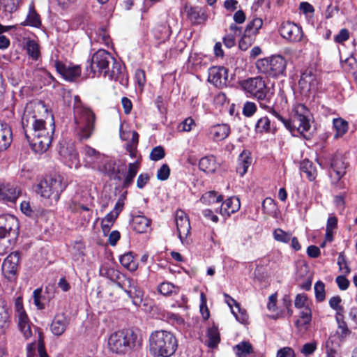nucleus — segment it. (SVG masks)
<instances>
[{
  "mask_svg": "<svg viewBox=\"0 0 357 357\" xmlns=\"http://www.w3.org/2000/svg\"><path fill=\"white\" fill-rule=\"evenodd\" d=\"M20 195V190L10 183H0V199L15 202Z\"/></svg>",
  "mask_w": 357,
  "mask_h": 357,
  "instance_id": "obj_19",
  "label": "nucleus"
},
{
  "mask_svg": "<svg viewBox=\"0 0 357 357\" xmlns=\"http://www.w3.org/2000/svg\"><path fill=\"white\" fill-rule=\"evenodd\" d=\"M257 111V106L254 102H246L244 104L243 113L245 116L250 117L252 116Z\"/></svg>",
  "mask_w": 357,
  "mask_h": 357,
  "instance_id": "obj_63",
  "label": "nucleus"
},
{
  "mask_svg": "<svg viewBox=\"0 0 357 357\" xmlns=\"http://www.w3.org/2000/svg\"><path fill=\"white\" fill-rule=\"evenodd\" d=\"M151 220L144 215L133 216L130 222L132 229L137 233H146L150 229Z\"/></svg>",
  "mask_w": 357,
  "mask_h": 357,
  "instance_id": "obj_24",
  "label": "nucleus"
},
{
  "mask_svg": "<svg viewBox=\"0 0 357 357\" xmlns=\"http://www.w3.org/2000/svg\"><path fill=\"white\" fill-rule=\"evenodd\" d=\"M227 70L224 67L213 66L208 69V81L218 88L227 84Z\"/></svg>",
  "mask_w": 357,
  "mask_h": 357,
  "instance_id": "obj_14",
  "label": "nucleus"
},
{
  "mask_svg": "<svg viewBox=\"0 0 357 357\" xmlns=\"http://www.w3.org/2000/svg\"><path fill=\"white\" fill-rule=\"evenodd\" d=\"M63 156L64 162L70 167L78 169L80 167V162L77 150L73 144L60 151Z\"/></svg>",
  "mask_w": 357,
  "mask_h": 357,
  "instance_id": "obj_18",
  "label": "nucleus"
},
{
  "mask_svg": "<svg viewBox=\"0 0 357 357\" xmlns=\"http://www.w3.org/2000/svg\"><path fill=\"white\" fill-rule=\"evenodd\" d=\"M241 207L240 200L236 197H231L221 202L219 210L215 209L216 213H220L222 215L229 216L236 213Z\"/></svg>",
  "mask_w": 357,
  "mask_h": 357,
  "instance_id": "obj_21",
  "label": "nucleus"
},
{
  "mask_svg": "<svg viewBox=\"0 0 357 357\" xmlns=\"http://www.w3.org/2000/svg\"><path fill=\"white\" fill-rule=\"evenodd\" d=\"M22 125L32 150L38 153L45 152L53 139L54 121L43 102L33 100L26 104Z\"/></svg>",
  "mask_w": 357,
  "mask_h": 357,
  "instance_id": "obj_1",
  "label": "nucleus"
},
{
  "mask_svg": "<svg viewBox=\"0 0 357 357\" xmlns=\"http://www.w3.org/2000/svg\"><path fill=\"white\" fill-rule=\"evenodd\" d=\"M207 346L210 348H215L217 347L220 341V333L218 327L213 326L207 331Z\"/></svg>",
  "mask_w": 357,
  "mask_h": 357,
  "instance_id": "obj_39",
  "label": "nucleus"
},
{
  "mask_svg": "<svg viewBox=\"0 0 357 357\" xmlns=\"http://www.w3.org/2000/svg\"><path fill=\"white\" fill-rule=\"evenodd\" d=\"M185 12L188 19L193 24H199L206 20V15L204 10L200 7L185 6Z\"/></svg>",
  "mask_w": 357,
  "mask_h": 357,
  "instance_id": "obj_22",
  "label": "nucleus"
},
{
  "mask_svg": "<svg viewBox=\"0 0 357 357\" xmlns=\"http://www.w3.org/2000/svg\"><path fill=\"white\" fill-rule=\"evenodd\" d=\"M26 52L29 56L34 60H37L40 56L39 45L34 40H29L26 43Z\"/></svg>",
  "mask_w": 357,
  "mask_h": 357,
  "instance_id": "obj_49",
  "label": "nucleus"
},
{
  "mask_svg": "<svg viewBox=\"0 0 357 357\" xmlns=\"http://www.w3.org/2000/svg\"><path fill=\"white\" fill-rule=\"evenodd\" d=\"M255 132L257 133H268L274 131L271 125V121L267 116H263L259 119L255 124Z\"/></svg>",
  "mask_w": 357,
  "mask_h": 357,
  "instance_id": "obj_41",
  "label": "nucleus"
},
{
  "mask_svg": "<svg viewBox=\"0 0 357 357\" xmlns=\"http://www.w3.org/2000/svg\"><path fill=\"white\" fill-rule=\"evenodd\" d=\"M140 167V161L137 160L134 162L128 164V169L125 176L123 187L125 188H128L133 182V179L137 175Z\"/></svg>",
  "mask_w": 357,
  "mask_h": 357,
  "instance_id": "obj_30",
  "label": "nucleus"
},
{
  "mask_svg": "<svg viewBox=\"0 0 357 357\" xmlns=\"http://www.w3.org/2000/svg\"><path fill=\"white\" fill-rule=\"evenodd\" d=\"M137 337V334L131 330L115 331L108 338V349L113 354L124 355L135 347Z\"/></svg>",
  "mask_w": 357,
  "mask_h": 357,
  "instance_id": "obj_5",
  "label": "nucleus"
},
{
  "mask_svg": "<svg viewBox=\"0 0 357 357\" xmlns=\"http://www.w3.org/2000/svg\"><path fill=\"white\" fill-rule=\"evenodd\" d=\"M21 0H0V9L5 13V15H8L16 11L19 7Z\"/></svg>",
  "mask_w": 357,
  "mask_h": 357,
  "instance_id": "obj_40",
  "label": "nucleus"
},
{
  "mask_svg": "<svg viewBox=\"0 0 357 357\" xmlns=\"http://www.w3.org/2000/svg\"><path fill=\"white\" fill-rule=\"evenodd\" d=\"M149 342V352L153 357H170L178 348V341L175 335L165 330L152 332Z\"/></svg>",
  "mask_w": 357,
  "mask_h": 357,
  "instance_id": "obj_4",
  "label": "nucleus"
},
{
  "mask_svg": "<svg viewBox=\"0 0 357 357\" xmlns=\"http://www.w3.org/2000/svg\"><path fill=\"white\" fill-rule=\"evenodd\" d=\"M66 185L61 175L47 176L39 183L36 192L43 198L50 199L51 203L57 202Z\"/></svg>",
  "mask_w": 357,
  "mask_h": 357,
  "instance_id": "obj_7",
  "label": "nucleus"
},
{
  "mask_svg": "<svg viewBox=\"0 0 357 357\" xmlns=\"http://www.w3.org/2000/svg\"><path fill=\"white\" fill-rule=\"evenodd\" d=\"M16 319L18 323V327L20 331L22 333L24 337L26 339L29 338L32 335L31 329V322L29 319L25 312H20L19 314H15Z\"/></svg>",
  "mask_w": 357,
  "mask_h": 357,
  "instance_id": "obj_26",
  "label": "nucleus"
},
{
  "mask_svg": "<svg viewBox=\"0 0 357 357\" xmlns=\"http://www.w3.org/2000/svg\"><path fill=\"white\" fill-rule=\"evenodd\" d=\"M41 24L39 15L36 12L33 6H30L29 12L24 25L38 27Z\"/></svg>",
  "mask_w": 357,
  "mask_h": 357,
  "instance_id": "obj_45",
  "label": "nucleus"
},
{
  "mask_svg": "<svg viewBox=\"0 0 357 357\" xmlns=\"http://www.w3.org/2000/svg\"><path fill=\"white\" fill-rule=\"evenodd\" d=\"M56 68L57 71L63 77V78L68 81H73L76 77H79L81 73V70L79 66L67 68L66 66L56 62Z\"/></svg>",
  "mask_w": 357,
  "mask_h": 357,
  "instance_id": "obj_25",
  "label": "nucleus"
},
{
  "mask_svg": "<svg viewBox=\"0 0 357 357\" xmlns=\"http://www.w3.org/2000/svg\"><path fill=\"white\" fill-rule=\"evenodd\" d=\"M301 172L305 174L306 177L310 181H314L317 176L316 169L313 167L312 163L308 160H304L301 164Z\"/></svg>",
  "mask_w": 357,
  "mask_h": 357,
  "instance_id": "obj_42",
  "label": "nucleus"
},
{
  "mask_svg": "<svg viewBox=\"0 0 357 357\" xmlns=\"http://www.w3.org/2000/svg\"><path fill=\"white\" fill-rule=\"evenodd\" d=\"M86 71H90L89 75L92 77L102 75L123 86L127 85L128 82L121 64L117 62L109 52L104 50H99L93 54L86 66Z\"/></svg>",
  "mask_w": 357,
  "mask_h": 357,
  "instance_id": "obj_3",
  "label": "nucleus"
},
{
  "mask_svg": "<svg viewBox=\"0 0 357 357\" xmlns=\"http://www.w3.org/2000/svg\"><path fill=\"white\" fill-rule=\"evenodd\" d=\"M312 319L311 310L308 307H305L301 312L300 319L296 321L298 327L305 326L310 324Z\"/></svg>",
  "mask_w": 357,
  "mask_h": 357,
  "instance_id": "obj_48",
  "label": "nucleus"
},
{
  "mask_svg": "<svg viewBox=\"0 0 357 357\" xmlns=\"http://www.w3.org/2000/svg\"><path fill=\"white\" fill-rule=\"evenodd\" d=\"M230 132V128L227 124H217L210 128V135L215 141H221L227 138Z\"/></svg>",
  "mask_w": 357,
  "mask_h": 357,
  "instance_id": "obj_27",
  "label": "nucleus"
},
{
  "mask_svg": "<svg viewBox=\"0 0 357 357\" xmlns=\"http://www.w3.org/2000/svg\"><path fill=\"white\" fill-rule=\"evenodd\" d=\"M170 174V169L167 164H163L157 172V178L160 181L167 180Z\"/></svg>",
  "mask_w": 357,
  "mask_h": 357,
  "instance_id": "obj_58",
  "label": "nucleus"
},
{
  "mask_svg": "<svg viewBox=\"0 0 357 357\" xmlns=\"http://www.w3.org/2000/svg\"><path fill=\"white\" fill-rule=\"evenodd\" d=\"M333 129L335 130L333 138L338 139L342 137L349 130L348 122L342 118H335L333 119Z\"/></svg>",
  "mask_w": 357,
  "mask_h": 357,
  "instance_id": "obj_28",
  "label": "nucleus"
},
{
  "mask_svg": "<svg viewBox=\"0 0 357 357\" xmlns=\"http://www.w3.org/2000/svg\"><path fill=\"white\" fill-rule=\"evenodd\" d=\"M96 170L101 174L112 176L116 172V162L104 155V159L101 160Z\"/></svg>",
  "mask_w": 357,
  "mask_h": 357,
  "instance_id": "obj_32",
  "label": "nucleus"
},
{
  "mask_svg": "<svg viewBox=\"0 0 357 357\" xmlns=\"http://www.w3.org/2000/svg\"><path fill=\"white\" fill-rule=\"evenodd\" d=\"M117 284L121 289H123L125 292L127 293L128 290H132V287H137L136 281L130 278H126L125 275H122L121 279L117 282Z\"/></svg>",
  "mask_w": 357,
  "mask_h": 357,
  "instance_id": "obj_50",
  "label": "nucleus"
},
{
  "mask_svg": "<svg viewBox=\"0 0 357 357\" xmlns=\"http://www.w3.org/2000/svg\"><path fill=\"white\" fill-rule=\"evenodd\" d=\"M10 322L9 309L4 301L0 300V333H4Z\"/></svg>",
  "mask_w": 357,
  "mask_h": 357,
  "instance_id": "obj_33",
  "label": "nucleus"
},
{
  "mask_svg": "<svg viewBox=\"0 0 357 357\" xmlns=\"http://www.w3.org/2000/svg\"><path fill=\"white\" fill-rule=\"evenodd\" d=\"M318 84L316 75L312 70H307L301 74L298 81V86L303 94L308 93L312 90H315Z\"/></svg>",
  "mask_w": 357,
  "mask_h": 357,
  "instance_id": "obj_17",
  "label": "nucleus"
},
{
  "mask_svg": "<svg viewBox=\"0 0 357 357\" xmlns=\"http://www.w3.org/2000/svg\"><path fill=\"white\" fill-rule=\"evenodd\" d=\"M117 218L118 215L112 211L105 215L101 222V227L104 233L108 232L109 231L113 223Z\"/></svg>",
  "mask_w": 357,
  "mask_h": 357,
  "instance_id": "obj_47",
  "label": "nucleus"
},
{
  "mask_svg": "<svg viewBox=\"0 0 357 357\" xmlns=\"http://www.w3.org/2000/svg\"><path fill=\"white\" fill-rule=\"evenodd\" d=\"M255 38L250 36H248L246 34L243 33V37L239 41V48L241 50H246L248 48L252 45L254 43Z\"/></svg>",
  "mask_w": 357,
  "mask_h": 357,
  "instance_id": "obj_61",
  "label": "nucleus"
},
{
  "mask_svg": "<svg viewBox=\"0 0 357 357\" xmlns=\"http://www.w3.org/2000/svg\"><path fill=\"white\" fill-rule=\"evenodd\" d=\"M19 261L20 255L17 252H12L4 259L1 266V271L8 280H15Z\"/></svg>",
  "mask_w": 357,
  "mask_h": 357,
  "instance_id": "obj_12",
  "label": "nucleus"
},
{
  "mask_svg": "<svg viewBox=\"0 0 357 357\" xmlns=\"http://www.w3.org/2000/svg\"><path fill=\"white\" fill-rule=\"evenodd\" d=\"M100 275L102 277H105L113 282H119L123 275H121L118 271L113 268L108 267L105 265H102L100 268Z\"/></svg>",
  "mask_w": 357,
  "mask_h": 357,
  "instance_id": "obj_36",
  "label": "nucleus"
},
{
  "mask_svg": "<svg viewBox=\"0 0 357 357\" xmlns=\"http://www.w3.org/2000/svg\"><path fill=\"white\" fill-rule=\"evenodd\" d=\"M69 324V319L64 313L56 314L50 326L52 333L56 336L61 335Z\"/></svg>",
  "mask_w": 357,
  "mask_h": 357,
  "instance_id": "obj_20",
  "label": "nucleus"
},
{
  "mask_svg": "<svg viewBox=\"0 0 357 357\" xmlns=\"http://www.w3.org/2000/svg\"><path fill=\"white\" fill-rule=\"evenodd\" d=\"M276 204L275 201L271 197H266L262 203V209L264 212L268 215H273L276 211Z\"/></svg>",
  "mask_w": 357,
  "mask_h": 357,
  "instance_id": "obj_51",
  "label": "nucleus"
},
{
  "mask_svg": "<svg viewBox=\"0 0 357 357\" xmlns=\"http://www.w3.org/2000/svg\"><path fill=\"white\" fill-rule=\"evenodd\" d=\"M194 126H195V121L192 118L188 117L180 123L178 129L183 132H190Z\"/></svg>",
  "mask_w": 357,
  "mask_h": 357,
  "instance_id": "obj_62",
  "label": "nucleus"
},
{
  "mask_svg": "<svg viewBox=\"0 0 357 357\" xmlns=\"http://www.w3.org/2000/svg\"><path fill=\"white\" fill-rule=\"evenodd\" d=\"M75 131L79 139H89L94 129L96 116L89 107L77 106L75 109Z\"/></svg>",
  "mask_w": 357,
  "mask_h": 357,
  "instance_id": "obj_6",
  "label": "nucleus"
},
{
  "mask_svg": "<svg viewBox=\"0 0 357 357\" xmlns=\"http://www.w3.org/2000/svg\"><path fill=\"white\" fill-rule=\"evenodd\" d=\"M342 299L339 296H333L329 300V305L332 309L336 310L337 312H340L342 314L343 307L340 305Z\"/></svg>",
  "mask_w": 357,
  "mask_h": 357,
  "instance_id": "obj_59",
  "label": "nucleus"
},
{
  "mask_svg": "<svg viewBox=\"0 0 357 357\" xmlns=\"http://www.w3.org/2000/svg\"><path fill=\"white\" fill-rule=\"evenodd\" d=\"M262 25L263 21L261 19L255 18L247 24L244 33L255 39V36Z\"/></svg>",
  "mask_w": 357,
  "mask_h": 357,
  "instance_id": "obj_35",
  "label": "nucleus"
},
{
  "mask_svg": "<svg viewBox=\"0 0 357 357\" xmlns=\"http://www.w3.org/2000/svg\"><path fill=\"white\" fill-rule=\"evenodd\" d=\"M291 234L283 231L282 229L278 228L273 231V237L275 241L288 243L291 240Z\"/></svg>",
  "mask_w": 357,
  "mask_h": 357,
  "instance_id": "obj_52",
  "label": "nucleus"
},
{
  "mask_svg": "<svg viewBox=\"0 0 357 357\" xmlns=\"http://www.w3.org/2000/svg\"><path fill=\"white\" fill-rule=\"evenodd\" d=\"M232 303L237 311L231 309V312L236 317V320L241 324H246L248 320V314L245 310L242 309L240 304L234 299H231Z\"/></svg>",
  "mask_w": 357,
  "mask_h": 357,
  "instance_id": "obj_43",
  "label": "nucleus"
},
{
  "mask_svg": "<svg viewBox=\"0 0 357 357\" xmlns=\"http://www.w3.org/2000/svg\"><path fill=\"white\" fill-rule=\"evenodd\" d=\"M326 357H342L341 354L333 347V342H326Z\"/></svg>",
  "mask_w": 357,
  "mask_h": 357,
  "instance_id": "obj_57",
  "label": "nucleus"
},
{
  "mask_svg": "<svg viewBox=\"0 0 357 357\" xmlns=\"http://www.w3.org/2000/svg\"><path fill=\"white\" fill-rule=\"evenodd\" d=\"M256 66L259 73L270 77H277L284 72L287 63L284 57L275 55L259 59Z\"/></svg>",
  "mask_w": 357,
  "mask_h": 357,
  "instance_id": "obj_8",
  "label": "nucleus"
},
{
  "mask_svg": "<svg viewBox=\"0 0 357 357\" xmlns=\"http://www.w3.org/2000/svg\"><path fill=\"white\" fill-rule=\"evenodd\" d=\"M315 296L318 301H323L325 299V285L324 282L318 281L314 284Z\"/></svg>",
  "mask_w": 357,
  "mask_h": 357,
  "instance_id": "obj_53",
  "label": "nucleus"
},
{
  "mask_svg": "<svg viewBox=\"0 0 357 357\" xmlns=\"http://www.w3.org/2000/svg\"><path fill=\"white\" fill-rule=\"evenodd\" d=\"M215 158L213 155L206 156L199 160V169L206 173H213L218 168Z\"/></svg>",
  "mask_w": 357,
  "mask_h": 357,
  "instance_id": "obj_31",
  "label": "nucleus"
},
{
  "mask_svg": "<svg viewBox=\"0 0 357 357\" xmlns=\"http://www.w3.org/2000/svg\"><path fill=\"white\" fill-rule=\"evenodd\" d=\"M19 222L13 215H0V238L8 237L16 238L19 234Z\"/></svg>",
  "mask_w": 357,
  "mask_h": 357,
  "instance_id": "obj_10",
  "label": "nucleus"
},
{
  "mask_svg": "<svg viewBox=\"0 0 357 357\" xmlns=\"http://www.w3.org/2000/svg\"><path fill=\"white\" fill-rule=\"evenodd\" d=\"M174 288V286L170 282H162L158 287V291L160 294L167 296L169 295Z\"/></svg>",
  "mask_w": 357,
  "mask_h": 357,
  "instance_id": "obj_60",
  "label": "nucleus"
},
{
  "mask_svg": "<svg viewBox=\"0 0 357 357\" xmlns=\"http://www.w3.org/2000/svg\"><path fill=\"white\" fill-rule=\"evenodd\" d=\"M279 31L280 36L291 43H297L303 38L301 27L290 22H284L280 24Z\"/></svg>",
  "mask_w": 357,
  "mask_h": 357,
  "instance_id": "obj_13",
  "label": "nucleus"
},
{
  "mask_svg": "<svg viewBox=\"0 0 357 357\" xmlns=\"http://www.w3.org/2000/svg\"><path fill=\"white\" fill-rule=\"evenodd\" d=\"M223 197L221 195H218L215 191H209L203 194L200 198V201L207 205H213L215 204H221Z\"/></svg>",
  "mask_w": 357,
  "mask_h": 357,
  "instance_id": "obj_38",
  "label": "nucleus"
},
{
  "mask_svg": "<svg viewBox=\"0 0 357 357\" xmlns=\"http://www.w3.org/2000/svg\"><path fill=\"white\" fill-rule=\"evenodd\" d=\"M252 163V158L249 151H243L239 155L238 159V165L236 167L237 172L243 176L247 172L249 166Z\"/></svg>",
  "mask_w": 357,
  "mask_h": 357,
  "instance_id": "obj_29",
  "label": "nucleus"
},
{
  "mask_svg": "<svg viewBox=\"0 0 357 357\" xmlns=\"http://www.w3.org/2000/svg\"><path fill=\"white\" fill-rule=\"evenodd\" d=\"M238 357H245L253 352L252 346L248 342H241L234 348Z\"/></svg>",
  "mask_w": 357,
  "mask_h": 357,
  "instance_id": "obj_44",
  "label": "nucleus"
},
{
  "mask_svg": "<svg viewBox=\"0 0 357 357\" xmlns=\"http://www.w3.org/2000/svg\"><path fill=\"white\" fill-rule=\"evenodd\" d=\"M336 320L338 324V328L341 330V334L342 335H347L350 333L347 327V323L343 320V315L340 312L336 313Z\"/></svg>",
  "mask_w": 357,
  "mask_h": 357,
  "instance_id": "obj_56",
  "label": "nucleus"
},
{
  "mask_svg": "<svg viewBox=\"0 0 357 357\" xmlns=\"http://www.w3.org/2000/svg\"><path fill=\"white\" fill-rule=\"evenodd\" d=\"M257 99L259 101L260 107L272 114L275 118L282 122L285 128L292 134L297 131L305 139H309L310 138V135H307L304 133L307 132L311 128L310 123V112L305 105L303 104L294 105L291 110V118L286 119L274 109V102L271 100V96L268 94V92L264 93L263 97Z\"/></svg>",
  "mask_w": 357,
  "mask_h": 357,
  "instance_id": "obj_2",
  "label": "nucleus"
},
{
  "mask_svg": "<svg viewBox=\"0 0 357 357\" xmlns=\"http://www.w3.org/2000/svg\"><path fill=\"white\" fill-rule=\"evenodd\" d=\"M153 35L156 40L155 43L159 45L167 39L170 35V31L165 25H158L153 30Z\"/></svg>",
  "mask_w": 357,
  "mask_h": 357,
  "instance_id": "obj_34",
  "label": "nucleus"
},
{
  "mask_svg": "<svg viewBox=\"0 0 357 357\" xmlns=\"http://www.w3.org/2000/svg\"><path fill=\"white\" fill-rule=\"evenodd\" d=\"M337 265L339 266L340 271H341L344 274H349L350 273V268L347 265L346 257L342 252L339 254Z\"/></svg>",
  "mask_w": 357,
  "mask_h": 357,
  "instance_id": "obj_55",
  "label": "nucleus"
},
{
  "mask_svg": "<svg viewBox=\"0 0 357 357\" xmlns=\"http://www.w3.org/2000/svg\"><path fill=\"white\" fill-rule=\"evenodd\" d=\"M165 155V149L161 146L154 147L151 153L150 159L153 161H158L162 159Z\"/></svg>",
  "mask_w": 357,
  "mask_h": 357,
  "instance_id": "obj_54",
  "label": "nucleus"
},
{
  "mask_svg": "<svg viewBox=\"0 0 357 357\" xmlns=\"http://www.w3.org/2000/svg\"><path fill=\"white\" fill-rule=\"evenodd\" d=\"M347 166L348 163L345 161V158L340 154H335L331 163V176L335 180L340 181L346 174Z\"/></svg>",
  "mask_w": 357,
  "mask_h": 357,
  "instance_id": "obj_16",
  "label": "nucleus"
},
{
  "mask_svg": "<svg viewBox=\"0 0 357 357\" xmlns=\"http://www.w3.org/2000/svg\"><path fill=\"white\" fill-rule=\"evenodd\" d=\"M84 166L88 168L96 170L101 160L104 159V155L97 151L95 149L85 146L84 147Z\"/></svg>",
  "mask_w": 357,
  "mask_h": 357,
  "instance_id": "obj_15",
  "label": "nucleus"
},
{
  "mask_svg": "<svg viewBox=\"0 0 357 357\" xmlns=\"http://www.w3.org/2000/svg\"><path fill=\"white\" fill-rule=\"evenodd\" d=\"M127 294L132 300L134 305L139 306L142 303L144 292L137 287H133L132 290H128Z\"/></svg>",
  "mask_w": 357,
  "mask_h": 357,
  "instance_id": "obj_46",
  "label": "nucleus"
},
{
  "mask_svg": "<svg viewBox=\"0 0 357 357\" xmlns=\"http://www.w3.org/2000/svg\"><path fill=\"white\" fill-rule=\"evenodd\" d=\"M242 89L251 96L260 98L264 93H268V89L262 77L257 76L240 82Z\"/></svg>",
  "mask_w": 357,
  "mask_h": 357,
  "instance_id": "obj_9",
  "label": "nucleus"
},
{
  "mask_svg": "<svg viewBox=\"0 0 357 357\" xmlns=\"http://www.w3.org/2000/svg\"><path fill=\"white\" fill-rule=\"evenodd\" d=\"M121 265L128 271L133 272L137 269L138 264L134 259L133 253L131 252L123 255L120 257Z\"/></svg>",
  "mask_w": 357,
  "mask_h": 357,
  "instance_id": "obj_37",
  "label": "nucleus"
},
{
  "mask_svg": "<svg viewBox=\"0 0 357 357\" xmlns=\"http://www.w3.org/2000/svg\"><path fill=\"white\" fill-rule=\"evenodd\" d=\"M12 139L13 134L10 126L0 121V151L6 150L10 145Z\"/></svg>",
  "mask_w": 357,
  "mask_h": 357,
  "instance_id": "obj_23",
  "label": "nucleus"
},
{
  "mask_svg": "<svg viewBox=\"0 0 357 357\" xmlns=\"http://www.w3.org/2000/svg\"><path fill=\"white\" fill-rule=\"evenodd\" d=\"M349 38V31L347 29H342L334 37V41L337 43H343Z\"/></svg>",
  "mask_w": 357,
  "mask_h": 357,
  "instance_id": "obj_64",
  "label": "nucleus"
},
{
  "mask_svg": "<svg viewBox=\"0 0 357 357\" xmlns=\"http://www.w3.org/2000/svg\"><path fill=\"white\" fill-rule=\"evenodd\" d=\"M175 222L179 239L182 243L188 244V237L191 227L189 218L183 211L177 210L176 211Z\"/></svg>",
  "mask_w": 357,
  "mask_h": 357,
  "instance_id": "obj_11",
  "label": "nucleus"
}]
</instances>
